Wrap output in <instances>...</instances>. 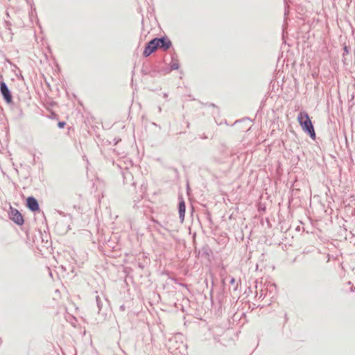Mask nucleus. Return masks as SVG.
<instances>
[{
	"instance_id": "1",
	"label": "nucleus",
	"mask_w": 355,
	"mask_h": 355,
	"mask_svg": "<svg viewBox=\"0 0 355 355\" xmlns=\"http://www.w3.org/2000/svg\"><path fill=\"white\" fill-rule=\"evenodd\" d=\"M297 121L302 130L307 133L313 139H315V132L314 127L310 119L308 113L305 111H301L297 116Z\"/></svg>"
},
{
	"instance_id": "2",
	"label": "nucleus",
	"mask_w": 355,
	"mask_h": 355,
	"mask_svg": "<svg viewBox=\"0 0 355 355\" xmlns=\"http://www.w3.org/2000/svg\"><path fill=\"white\" fill-rule=\"evenodd\" d=\"M0 92L6 103H12V96L6 83L2 80L0 81Z\"/></svg>"
},
{
	"instance_id": "3",
	"label": "nucleus",
	"mask_w": 355,
	"mask_h": 355,
	"mask_svg": "<svg viewBox=\"0 0 355 355\" xmlns=\"http://www.w3.org/2000/svg\"><path fill=\"white\" fill-rule=\"evenodd\" d=\"M154 41L157 43V48L164 51L172 46L171 41L167 37H155Z\"/></svg>"
},
{
	"instance_id": "4",
	"label": "nucleus",
	"mask_w": 355,
	"mask_h": 355,
	"mask_svg": "<svg viewBox=\"0 0 355 355\" xmlns=\"http://www.w3.org/2000/svg\"><path fill=\"white\" fill-rule=\"evenodd\" d=\"M10 218L17 225L24 224V218L21 214L16 209L10 208Z\"/></svg>"
},
{
	"instance_id": "5",
	"label": "nucleus",
	"mask_w": 355,
	"mask_h": 355,
	"mask_svg": "<svg viewBox=\"0 0 355 355\" xmlns=\"http://www.w3.org/2000/svg\"><path fill=\"white\" fill-rule=\"evenodd\" d=\"M157 43L154 41V38L149 41L144 48L143 55L144 57H148L153 53H154L157 49Z\"/></svg>"
},
{
	"instance_id": "6",
	"label": "nucleus",
	"mask_w": 355,
	"mask_h": 355,
	"mask_svg": "<svg viewBox=\"0 0 355 355\" xmlns=\"http://www.w3.org/2000/svg\"><path fill=\"white\" fill-rule=\"evenodd\" d=\"M26 206L31 211H36L40 209L39 203L33 196L28 197L26 200Z\"/></svg>"
},
{
	"instance_id": "7",
	"label": "nucleus",
	"mask_w": 355,
	"mask_h": 355,
	"mask_svg": "<svg viewBox=\"0 0 355 355\" xmlns=\"http://www.w3.org/2000/svg\"><path fill=\"white\" fill-rule=\"evenodd\" d=\"M124 184H130L131 187H135L136 182L134 181L132 174L128 171L125 170L122 173Z\"/></svg>"
},
{
	"instance_id": "8",
	"label": "nucleus",
	"mask_w": 355,
	"mask_h": 355,
	"mask_svg": "<svg viewBox=\"0 0 355 355\" xmlns=\"http://www.w3.org/2000/svg\"><path fill=\"white\" fill-rule=\"evenodd\" d=\"M185 202L183 200H180L178 204V212H179V217L180 219V221L182 223L184 220V216H185Z\"/></svg>"
},
{
	"instance_id": "9",
	"label": "nucleus",
	"mask_w": 355,
	"mask_h": 355,
	"mask_svg": "<svg viewBox=\"0 0 355 355\" xmlns=\"http://www.w3.org/2000/svg\"><path fill=\"white\" fill-rule=\"evenodd\" d=\"M230 284L231 286H232V290L233 291H236L237 290V287H238V284L236 283V280L234 277H232L231 279H230Z\"/></svg>"
},
{
	"instance_id": "10",
	"label": "nucleus",
	"mask_w": 355,
	"mask_h": 355,
	"mask_svg": "<svg viewBox=\"0 0 355 355\" xmlns=\"http://www.w3.org/2000/svg\"><path fill=\"white\" fill-rule=\"evenodd\" d=\"M96 301L97 306L98 309V312H100L102 309V302L98 295L96 296Z\"/></svg>"
},
{
	"instance_id": "11",
	"label": "nucleus",
	"mask_w": 355,
	"mask_h": 355,
	"mask_svg": "<svg viewBox=\"0 0 355 355\" xmlns=\"http://www.w3.org/2000/svg\"><path fill=\"white\" fill-rule=\"evenodd\" d=\"M180 67L179 63L178 62H172L170 65L171 70H177Z\"/></svg>"
},
{
	"instance_id": "12",
	"label": "nucleus",
	"mask_w": 355,
	"mask_h": 355,
	"mask_svg": "<svg viewBox=\"0 0 355 355\" xmlns=\"http://www.w3.org/2000/svg\"><path fill=\"white\" fill-rule=\"evenodd\" d=\"M66 125V123L64 121H59L58 123V125L60 128H63Z\"/></svg>"
},
{
	"instance_id": "13",
	"label": "nucleus",
	"mask_w": 355,
	"mask_h": 355,
	"mask_svg": "<svg viewBox=\"0 0 355 355\" xmlns=\"http://www.w3.org/2000/svg\"><path fill=\"white\" fill-rule=\"evenodd\" d=\"M344 52H343V56L345 55H347L349 53V49L347 46H345L343 48Z\"/></svg>"
},
{
	"instance_id": "14",
	"label": "nucleus",
	"mask_w": 355,
	"mask_h": 355,
	"mask_svg": "<svg viewBox=\"0 0 355 355\" xmlns=\"http://www.w3.org/2000/svg\"><path fill=\"white\" fill-rule=\"evenodd\" d=\"M153 221L154 223H157L158 225H159V226H161V227H163V226L160 224V223H159V221H157V220L153 219Z\"/></svg>"
},
{
	"instance_id": "15",
	"label": "nucleus",
	"mask_w": 355,
	"mask_h": 355,
	"mask_svg": "<svg viewBox=\"0 0 355 355\" xmlns=\"http://www.w3.org/2000/svg\"><path fill=\"white\" fill-rule=\"evenodd\" d=\"M120 309H121V311H124V310H125V306H124V305H121V306H120Z\"/></svg>"
},
{
	"instance_id": "16",
	"label": "nucleus",
	"mask_w": 355,
	"mask_h": 355,
	"mask_svg": "<svg viewBox=\"0 0 355 355\" xmlns=\"http://www.w3.org/2000/svg\"><path fill=\"white\" fill-rule=\"evenodd\" d=\"M162 109L160 107H159V111L161 112Z\"/></svg>"
}]
</instances>
